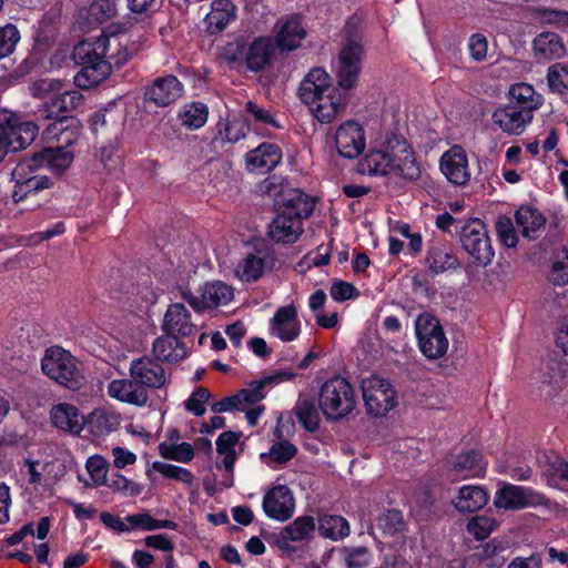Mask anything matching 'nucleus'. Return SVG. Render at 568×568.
Listing matches in <instances>:
<instances>
[{
	"instance_id": "obj_48",
	"label": "nucleus",
	"mask_w": 568,
	"mask_h": 568,
	"mask_svg": "<svg viewBox=\"0 0 568 568\" xmlns=\"http://www.w3.org/2000/svg\"><path fill=\"white\" fill-rule=\"evenodd\" d=\"M296 454V448L293 444L283 440L274 444L268 453H262L261 459L272 466L273 464H284L292 459Z\"/></svg>"
},
{
	"instance_id": "obj_13",
	"label": "nucleus",
	"mask_w": 568,
	"mask_h": 568,
	"mask_svg": "<svg viewBox=\"0 0 568 568\" xmlns=\"http://www.w3.org/2000/svg\"><path fill=\"white\" fill-rule=\"evenodd\" d=\"M363 45L357 41H348L338 54L336 75L338 85L351 89L355 85L364 59Z\"/></svg>"
},
{
	"instance_id": "obj_44",
	"label": "nucleus",
	"mask_w": 568,
	"mask_h": 568,
	"mask_svg": "<svg viewBox=\"0 0 568 568\" xmlns=\"http://www.w3.org/2000/svg\"><path fill=\"white\" fill-rule=\"evenodd\" d=\"M264 267L263 257L248 254L237 264L235 275L243 282L257 281L262 276Z\"/></svg>"
},
{
	"instance_id": "obj_20",
	"label": "nucleus",
	"mask_w": 568,
	"mask_h": 568,
	"mask_svg": "<svg viewBox=\"0 0 568 568\" xmlns=\"http://www.w3.org/2000/svg\"><path fill=\"white\" fill-rule=\"evenodd\" d=\"M487 469V462L483 455L469 450L457 455L450 463L449 475L454 479H469L483 477Z\"/></svg>"
},
{
	"instance_id": "obj_18",
	"label": "nucleus",
	"mask_w": 568,
	"mask_h": 568,
	"mask_svg": "<svg viewBox=\"0 0 568 568\" xmlns=\"http://www.w3.org/2000/svg\"><path fill=\"white\" fill-rule=\"evenodd\" d=\"M331 75L320 67L312 68L303 78L298 88V98L305 103H313L315 98L326 92H334Z\"/></svg>"
},
{
	"instance_id": "obj_64",
	"label": "nucleus",
	"mask_w": 568,
	"mask_h": 568,
	"mask_svg": "<svg viewBox=\"0 0 568 568\" xmlns=\"http://www.w3.org/2000/svg\"><path fill=\"white\" fill-rule=\"evenodd\" d=\"M111 454L113 457V465L118 469H123L136 462V455L133 452L120 446L113 447L111 449Z\"/></svg>"
},
{
	"instance_id": "obj_51",
	"label": "nucleus",
	"mask_w": 568,
	"mask_h": 568,
	"mask_svg": "<svg viewBox=\"0 0 568 568\" xmlns=\"http://www.w3.org/2000/svg\"><path fill=\"white\" fill-rule=\"evenodd\" d=\"M152 469L160 473L163 477L181 481L187 486L194 481L193 474L183 467L166 464L163 462H153Z\"/></svg>"
},
{
	"instance_id": "obj_7",
	"label": "nucleus",
	"mask_w": 568,
	"mask_h": 568,
	"mask_svg": "<svg viewBox=\"0 0 568 568\" xmlns=\"http://www.w3.org/2000/svg\"><path fill=\"white\" fill-rule=\"evenodd\" d=\"M41 368L48 377L71 390H78L84 384L75 358L62 347L48 348L41 361Z\"/></svg>"
},
{
	"instance_id": "obj_39",
	"label": "nucleus",
	"mask_w": 568,
	"mask_h": 568,
	"mask_svg": "<svg viewBox=\"0 0 568 568\" xmlns=\"http://www.w3.org/2000/svg\"><path fill=\"white\" fill-rule=\"evenodd\" d=\"M85 469L89 475V479L83 478L81 475L78 476L79 481L84 487H100L104 486L108 479L109 463L101 455L90 456L85 462Z\"/></svg>"
},
{
	"instance_id": "obj_21",
	"label": "nucleus",
	"mask_w": 568,
	"mask_h": 568,
	"mask_svg": "<svg viewBox=\"0 0 568 568\" xmlns=\"http://www.w3.org/2000/svg\"><path fill=\"white\" fill-rule=\"evenodd\" d=\"M129 371L131 377L144 388H160L166 383L163 367L146 357L134 359Z\"/></svg>"
},
{
	"instance_id": "obj_24",
	"label": "nucleus",
	"mask_w": 568,
	"mask_h": 568,
	"mask_svg": "<svg viewBox=\"0 0 568 568\" xmlns=\"http://www.w3.org/2000/svg\"><path fill=\"white\" fill-rule=\"evenodd\" d=\"M52 425L69 434H79L84 426V416L79 408L69 403H59L50 409Z\"/></svg>"
},
{
	"instance_id": "obj_49",
	"label": "nucleus",
	"mask_w": 568,
	"mask_h": 568,
	"mask_svg": "<svg viewBox=\"0 0 568 568\" xmlns=\"http://www.w3.org/2000/svg\"><path fill=\"white\" fill-rule=\"evenodd\" d=\"M376 527L382 530L383 534L389 536L402 532L405 528L402 513L395 509L383 511L376 518Z\"/></svg>"
},
{
	"instance_id": "obj_37",
	"label": "nucleus",
	"mask_w": 568,
	"mask_h": 568,
	"mask_svg": "<svg viewBox=\"0 0 568 568\" xmlns=\"http://www.w3.org/2000/svg\"><path fill=\"white\" fill-rule=\"evenodd\" d=\"M516 223L525 237L535 239L537 232L544 227L546 220L538 210L530 206H521L516 212Z\"/></svg>"
},
{
	"instance_id": "obj_62",
	"label": "nucleus",
	"mask_w": 568,
	"mask_h": 568,
	"mask_svg": "<svg viewBox=\"0 0 568 568\" xmlns=\"http://www.w3.org/2000/svg\"><path fill=\"white\" fill-rule=\"evenodd\" d=\"M296 376V373L292 371H280L272 375L265 376L264 378L252 383L255 390L260 393H265L264 388L266 386L277 385L283 382H287L293 379Z\"/></svg>"
},
{
	"instance_id": "obj_50",
	"label": "nucleus",
	"mask_w": 568,
	"mask_h": 568,
	"mask_svg": "<svg viewBox=\"0 0 568 568\" xmlns=\"http://www.w3.org/2000/svg\"><path fill=\"white\" fill-rule=\"evenodd\" d=\"M297 420L308 430L318 427L320 415L313 402L308 399H300L295 406Z\"/></svg>"
},
{
	"instance_id": "obj_58",
	"label": "nucleus",
	"mask_w": 568,
	"mask_h": 568,
	"mask_svg": "<svg viewBox=\"0 0 568 568\" xmlns=\"http://www.w3.org/2000/svg\"><path fill=\"white\" fill-rule=\"evenodd\" d=\"M209 398L210 392L204 387H199L185 402V407L193 415L202 416L205 413V403Z\"/></svg>"
},
{
	"instance_id": "obj_14",
	"label": "nucleus",
	"mask_w": 568,
	"mask_h": 568,
	"mask_svg": "<svg viewBox=\"0 0 568 568\" xmlns=\"http://www.w3.org/2000/svg\"><path fill=\"white\" fill-rule=\"evenodd\" d=\"M439 170L449 183L457 186L466 185L471 178L467 153L459 145H454L442 154Z\"/></svg>"
},
{
	"instance_id": "obj_38",
	"label": "nucleus",
	"mask_w": 568,
	"mask_h": 568,
	"mask_svg": "<svg viewBox=\"0 0 568 568\" xmlns=\"http://www.w3.org/2000/svg\"><path fill=\"white\" fill-rule=\"evenodd\" d=\"M426 263L434 274L458 267V258L444 245L432 246L427 252Z\"/></svg>"
},
{
	"instance_id": "obj_17",
	"label": "nucleus",
	"mask_w": 568,
	"mask_h": 568,
	"mask_svg": "<svg viewBox=\"0 0 568 568\" xmlns=\"http://www.w3.org/2000/svg\"><path fill=\"white\" fill-rule=\"evenodd\" d=\"M534 115L527 114L510 104L496 109L491 115L493 123L509 135L523 134L532 122Z\"/></svg>"
},
{
	"instance_id": "obj_59",
	"label": "nucleus",
	"mask_w": 568,
	"mask_h": 568,
	"mask_svg": "<svg viewBox=\"0 0 568 568\" xmlns=\"http://www.w3.org/2000/svg\"><path fill=\"white\" fill-rule=\"evenodd\" d=\"M467 47L469 55L474 61L481 62L487 58L488 41L484 34L475 33L470 36Z\"/></svg>"
},
{
	"instance_id": "obj_56",
	"label": "nucleus",
	"mask_w": 568,
	"mask_h": 568,
	"mask_svg": "<svg viewBox=\"0 0 568 568\" xmlns=\"http://www.w3.org/2000/svg\"><path fill=\"white\" fill-rule=\"evenodd\" d=\"M496 232L501 242L507 247H515L518 242L513 222L508 216H500L496 222Z\"/></svg>"
},
{
	"instance_id": "obj_11",
	"label": "nucleus",
	"mask_w": 568,
	"mask_h": 568,
	"mask_svg": "<svg viewBox=\"0 0 568 568\" xmlns=\"http://www.w3.org/2000/svg\"><path fill=\"white\" fill-rule=\"evenodd\" d=\"M233 297V288L221 281L205 283L196 294L184 293V298L197 314L226 305Z\"/></svg>"
},
{
	"instance_id": "obj_45",
	"label": "nucleus",
	"mask_w": 568,
	"mask_h": 568,
	"mask_svg": "<svg viewBox=\"0 0 568 568\" xmlns=\"http://www.w3.org/2000/svg\"><path fill=\"white\" fill-rule=\"evenodd\" d=\"M547 83L551 92L568 94V63H555L548 68Z\"/></svg>"
},
{
	"instance_id": "obj_23",
	"label": "nucleus",
	"mask_w": 568,
	"mask_h": 568,
	"mask_svg": "<svg viewBox=\"0 0 568 568\" xmlns=\"http://www.w3.org/2000/svg\"><path fill=\"white\" fill-rule=\"evenodd\" d=\"M321 123H331L345 106V97L337 87L334 92H326L315 98L313 103H305Z\"/></svg>"
},
{
	"instance_id": "obj_54",
	"label": "nucleus",
	"mask_w": 568,
	"mask_h": 568,
	"mask_svg": "<svg viewBox=\"0 0 568 568\" xmlns=\"http://www.w3.org/2000/svg\"><path fill=\"white\" fill-rule=\"evenodd\" d=\"M20 40V33L16 26L7 24L0 28V60L10 55Z\"/></svg>"
},
{
	"instance_id": "obj_1",
	"label": "nucleus",
	"mask_w": 568,
	"mask_h": 568,
	"mask_svg": "<svg viewBox=\"0 0 568 568\" xmlns=\"http://www.w3.org/2000/svg\"><path fill=\"white\" fill-rule=\"evenodd\" d=\"M357 170L371 176L395 175L417 181L422 169L408 141L398 133L388 132L375 141L359 160Z\"/></svg>"
},
{
	"instance_id": "obj_3",
	"label": "nucleus",
	"mask_w": 568,
	"mask_h": 568,
	"mask_svg": "<svg viewBox=\"0 0 568 568\" xmlns=\"http://www.w3.org/2000/svg\"><path fill=\"white\" fill-rule=\"evenodd\" d=\"M73 161V153L64 146L45 148L30 159L21 160L12 171L16 181V190L12 197L20 202L30 193L50 187L51 180L41 174L49 170L61 174Z\"/></svg>"
},
{
	"instance_id": "obj_35",
	"label": "nucleus",
	"mask_w": 568,
	"mask_h": 568,
	"mask_svg": "<svg viewBox=\"0 0 568 568\" xmlns=\"http://www.w3.org/2000/svg\"><path fill=\"white\" fill-rule=\"evenodd\" d=\"M315 529L314 518L301 516L284 528L278 539L282 549H286L290 541H302L308 538Z\"/></svg>"
},
{
	"instance_id": "obj_28",
	"label": "nucleus",
	"mask_w": 568,
	"mask_h": 568,
	"mask_svg": "<svg viewBox=\"0 0 568 568\" xmlns=\"http://www.w3.org/2000/svg\"><path fill=\"white\" fill-rule=\"evenodd\" d=\"M246 165L250 170H263L268 172L282 161V151L274 143H262L246 153Z\"/></svg>"
},
{
	"instance_id": "obj_26",
	"label": "nucleus",
	"mask_w": 568,
	"mask_h": 568,
	"mask_svg": "<svg viewBox=\"0 0 568 568\" xmlns=\"http://www.w3.org/2000/svg\"><path fill=\"white\" fill-rule=\"evenodd\" d=\"M110 397L134 406H144L148 402V393L135 379H113L108 385Z\"/></svg>"
},
{
	"instance_id": "obj_19",
	"label": "nucleus",
	"mask_w": 568,
	"mask_h": 568,
	"mask_svg": "<svg viewBox=\"0 0 568 568\" xmlns=\"http://www.w3.org/2000/svg\"><path fill=\"white\" fill-rule=\"evenodd\" d=\"M275 41L277 47L283 51H293L297 49L306 37L302 18L293 14L277 21Z\"/></svg>"
},
{
	"instance_id": "obj_32",
	"label": "nucleus",
	"mask_w": 568,
	"mask_h": 568,
	"mask_svg": "<svg viewBox=\"0 0 568 568\" xmlns=\"http://www.w3.org/2000/svg\"><path fill=\"white\" fill-rule=\"evenodd\" d=\"M82 101L83 95L78 90L59 92L44 104L42 116L44 119L58 118L64 112L77 109Z\"/></svg>"
},
{
	"instance_id": "obj_22",
	"label": "nucleus",
	"mask_w": 568,
	"mask_h": 568,
	"mask_svg": "<svg viewBox=\"0 0 568 568\" xmlns=\"http://www.w3.org/2000/svg\"><path fill=\"white\" fill-rule=\"evenodd\" d=\"M183 87L174 75L156 79L145 91V100L156 106H166L182 95Z\"/></svg>"
},
{
	"instance_id": "obj_15",
	"label": "nucleus",
	"mask_w": 568,
	"mask_h": 568,
	"mask_svg": "<svg viewBox=\"0 0 568 568\" xmlns=\"http://www.w3.org/2000/svg\"><path fill=\"white\" fill-rule=\"evenodd\" d=\"M335 145L339 155L346 159L357 158L366 146L363 125L354 120L341 123L335 132Z\"/></svg>"
},
{
	"instance_id": "obj_63",
	"label": "nucleus",
	"mask_w": 568,
	"mask_h": 568,
	"mask_svg": "<svg viewBox=\"0 0 568 568\" xmlns=\"http://www.w3.org/2000/svg\"><path fill=\"white\" fill-rule=\"evenodd\" d=\"M348 568H362L369 564L371 554L366 547H356L347 550L345 557Z\"/></svg>"
},
{
	"instance_id": "obj_9",
	"label": "nucleus",
	"mask_w": 568,
	"mask_h": 568,
	"mask_svg": "<svg viewBox=\"0 0 568 568\" xmlns=\"http://www.w3.org/2000/svg\"><path fill=\"white\" fill-rule=\"evenodd\" d=\"M460 242L478 265L487 266L491 263L495 252L483 221L473 219L466 222L460 232Z\"/></svg>"
},
{
	"instance_id": "obj_34",
	"label": "nucleus",
	"mask_w": 568,
	"mask_h": 568,
	"mask_svg": "<svg viewBox=\"0 0 568 568\" xmlns=\"http://www.w3.org/2000/svg\"><path fill=\"white\" fill-rule=\"evenodd\" d=\"M153 352L161 361L178 362L185 357L186 348L176 335L165 333L153 343Z\"/></svg>"
},
{
	"instance_id": "obj_46",
	"label": "nucleus",
	"mask_w": 568,
	"mask_h": 568,
	"mask_svg": "<svg viewBox=\"0 0 568 568\" xmlns=\"http://www.w3.org/2000/svg\"><path fill=\"white\" fill-rule=\"evenodd\" d=\"M158 448L160 455L163 458L172 459L179 463H189L194 457V449L189 443H161Z\"/></svg>"
},
{
	"instance_id": "obj_53",
	"label": "nucleus",
	"mask_w": 568,
	"mask_h": 568,
	"mask_svg": "<svg viewBox=\"0 0 568 568\" xmlns=\"http://www.w3.org/2000/svg\"><path fill=\"white\" fill-rule=\"evenodd\" d=\"M498 526L496 519L487 516H475L467 524V531L478 540L486 539Z\"/></svg>"
},
{
	"instance_id": "obj_5",
	"label": "nucleus",
	"mask_w": 568,
	"mask_h": 568,
	"mask_svg": "<svg viewBox=\"0 0 568 568\" xmlns=\"http://www.w3.org/2000/svg\"><path fill=\"white\" fill-rule=\"evenodd\" d=\"M318 404L326 418L338 420L355 409L357 397L352 384L346 378L337 376L323 384Z\"/></svg>"
},
{
	"instance_id": "obj_52",
	"label": "nucleus",
	"mask_w": 568,
	"mask_h": 568,
	"mask_svg": "<svg viewBox=\"0 0 568 568\" xmlns=\"http://www.w3.org/2000/svg\"><path fill=\"white\" fill-rule=\"evenodd\" d=\"M104 486H108L112 491L119 493L123 496H138L142 493V487L121 475L120 473L112 474L108 479Z\"/></svg>"
},
{
	"instance_id": "obj_41",
	"label": "nucleus",
	"mask_w": 568,
	"mask_h": 568,
	"mask_svg": "<svg viewBox=\"0 0 568 568\" xmlns=\"http://www.w3.org/2000/svg\"><path fill=\"white\" fill-rule=\"evenodd\" d=\"M209 116V109L202 102H192L183 105L179 112V120L181 124L190 130L202 128Z\"/></svg>"
},
{
	"instance_id": "obj_4",
	"label": "nucleus",
	"mask_w": 568,
	"mask_h": 568,
	"mask_svg": "<svg viewBox=\"0 0 568 568\" xmlns=\"http://www.w3.org/2000/svg\"><path fill=\"white\" fill-rule=\"evenodd\" d=\"M114 42L115 38L102 34L93 40L81 41L74 47L73 59L83 65L74 77V83L79 88L94 87L111 73L108 52Z\"/></svg>"
},
{
	"instance_id": "obj_31",
	"label": "nucleus",
	"mask_w": 568,
	"mask_h": 568,
	"mask_svg": "<svg viewBox=\"0 0 568 568\" xmlns=\"http://www.w3.org/2000/svg\"><path fill=\"white\" fill-rule=\"evenodd\" d=\"M264 397L265 393L255 390L251 384L247 388L240 390L237 394L214 403L212 410L215 413L245 410L248 406L260 403Z\"/></svg>"
},
{
	"instance_id": "obj_33",
	"label": "nucleus",
	"mask_w": 568,
	"mask_h": 568,
	"mask_svg": "<svg viewBox=\"0 0 568 568\" xmlns=\"http://www.w3.org/2000/svg\"><path fill=\"white\" fill-rule=\"evenodd\" d=\"M235 6L230 0H215L212 10L205 17L206 29L210 33L223 31L235 19Z\"/></svg>"
},
{
	"instance_id": "obj_6",
	"label": "nucleus",
	"mask_w": 568,
	"mask_h": 568,
	"mask_svg": "<svg viewBox=\"0 0 568 568\" xmlns=\"http://www.w3.org/2000/svg\"><path fill=\"white\" fill-rule=\"evenodd\" d=\"M39 128L34 122L23 121L21 115L0 110V160L9 151H19L30 145L37 138Z\"/></svg>"
},
{
	"instance_id": "obj_60",
	"label": "nucleus",
	"mask_w": 568,
	"mask_h": 568,
	"mask_svg": "<svg viewBox=\"0 0 568 568\" xmlns=\"http://www.w3.org/2000/svg\"><path fill=\"white\" fill-rule=\"evenodd\" d=\"M549 281L554 285H566L568 284V255L564 252V256L554 262Z\"/></svg>"
},
{
	"instance_id": "obj_36",
	"label": "nucleus",
	"mask_w": 568,
	"mask_h": 568,
	"mask_svg": "<svg viewBox=\"0 0 568 568\" xmlns=\"http://www.w3.org/2000/svg\"><path fill=\"white\" fill-rule=\"evenodd\" d=\"M44 133L49 139H55L62 142L65 146L70 145L78 138V125L77 121L72 118L59 115L53 118Z\"/></svg>"
},
{
	"instance_id": "obj_42",
	"label": "nucleus",
	"mask_w": 568,
	"mask_h": 568,
	"mask_svg": "<svg viewBox=\"0 0 568 568\" xmlns=\"http://www.w3.org/2000/svg\"><path fill=\"white\" fill-rule=\"evenodd\" d=\"M318 530L323 537L338 540L349 535V525L342 516L323 515L318 521Z\"/></svg>"
},
{
	"instance_id": "obj_12",
	"label": "nucleus",
	"mask_w": 568,
	"mask_h": 568,
	"mask_svg": "<svg viewBox=\"0 0 568 568\" xmlns=\"http://www.w3.org/2000/svg\"><path fill=\"white\" fill-rule=\"evenodd\" d=\"M415 333L420 352L430 359L443 357L449 346L440 322H415Z\"/></svg>"
},
{
	"instance_id": "obj_27",
	"label": "nucleus",
	"mask_w": 568,
	"mask_h": 568,
	"mask_svg": "<svg viewBox=\"0 0 568 568\" xmlns=\"http://www.w3.org/2000/svg\"><path fill=\"white\" fill-rule=\"evenodd\" d=\"M274 50V42L270 37H260L246 43V67L255 72L263 70L271 62Z\"/></svg>"
},
{
	"instance_id": "obj_29",
	"label": "nucleus",
	"mask_w": 568,
	"mask_h": 568,
	"mask_svg": "<svg viewBox=\"0 0 568 568\" xmlns=\"http://www.w3.org/2000/svg\"><path fill=\"white\" fill-rule=\"evenodd\" d=\"M510 102L508 104L518 108L521 111H527V114L534 115L544 102L541 94L537 93L531 84L526 82L515 83L508 91Z\"/></svg>"
},
{
	"instance_id": "obj_47",
	"label": "nucleus",
	"mask_w": 568,
	"mask_h": 568,
	"mask_svg": "<svg viewBox=\"0 0 568 568\" xmlns=\"http://www.w3.org/2000/svg\"><path fill=\"white\" fill-rule=\"evenodd\" d=\"M116 14V4L113 0H94L87 10L91 23H103Z\"/></svg>"
},
{
	"instance_id": "obj_61",
	"label": "nucleus",
	"mask_w": 568,
	"mask_h": 568,
	"mask_svg": "<svg viewBox=\"0 0 568 568\" xmlns=\"http://www.w3.org/2000/svg\"><path fill=\"white\" fill-rule=\"evenodd\" d=\"M245 52L246 43L243 40H235L223 47L221 55L225 61L235 63L245 61Z\"/></svg>"
},
{
	"instance_id": "obj_55",
	"label": "nucleus",
	"mask_w": 568,
	"mask_h": 568,
	"mask_svg": "<svg viewBox=\"0 0 568 568\" xmlns=\"http://www.w3.org/2000/svg\"><path fill=\"white\" fill-rule=\"evenodd\" d=\"M62 89V82L57 79H40L31 87V93L36 98L50 99Z\"/></svg>"
},
{
	"instance_id": "obj_2",
	"label": "nucleus",
	"mask_w": 568,
	"mask_h": 568,
	"mask_svg": "<svg viewBox=\"0 0 568 568\" xmlns=\"http://www.w3.org/2000/svg\"><path fill=\"white\" fill-rule=\"evenodd\" d=\"M256 191L265 196H273L281 207L280 212L268 224V237L280 244H293L304 233V220L311 216L314 204L305 193L296 189L276 185L270 179L262 181Z\"/></svg>"
},
{
	"instance_id": "obj_25",
	"label": "nucleus",
	"mask_w": 568,
	"mask_h": 568,
	"mask_svg": "<svg viewBox=\"0 0 568 568\" xmlns=\"http://www.w3.org/2000/svg\"><path fill=\"white\" fill-rule=\"evenodd\" d=\"M489 501V494L484 486L464 485L458 488L452 500L454 508L460 514L475 513Z\"/></svg>"
},
{
	"instance_id": "obj_40",
	"label": "nucleus",
	"mask_w": 568,
	"mask_h": 568,
	"mask_svg": "<svg viewBox=\"0 0 568 568\" xmlns=\"http://www.w3.org/2000/svg\"><path fill=\"white\" fill-rule=\"evenodd\" d=\"M87 423L92 434L103 436L118 428L120 425V417L114 412L99 408L90 414Z\"/></svg>"
},
{
	"instance_id": "obj_16",
	"label": "nucleus",
	"mask_w": 568,
	"mask_h": 568,
	"mask_svg": "<svg viewBox=\"0 0 568 568\" xmlns=\"http://www.w3.org/2000/svg\"><path fill=\"white\" fill-rule=\"evenodd\" d=\"M262 507L265 515L276 521L290 519L295 510V499L285 485L271 488L263 497Z\"/></svg>"
},
{
	"instance_id": "obj_10",
	"label": "nucleus",
	"mask_w": 568,
	"mask_h": 568,
	"mask_svg": "<svg viewBox=\"0 0 568 568\" xmlns=\"http://www.w3.org/2000/svg\"><path fill=\"white\" fill-rule=\"evenodd\" d=\"M546 503L542 494L525 486L499 483L495 493L494 506L504 510H519L541 506Z\"/></svg>"
},
{
	"instance_id": "obj_43",
	"label": "nucleus",
	"mask_w": 568,
	"mask_h": 568,
	"mask_svg": "<svg viewBox=\"0 0 568 568\" xmlns=\"http://www.w3.org/2000/svg\"><path fill=\"white\" fill-rule=\"evenodd\" d=\"M247 126L243 120H221L216 124L215 140L221 143H236L246 134Z\"/></svg>"
},
{
	"instance_id": "obj_30",
	"label": "nucleus",
	"mask_w": 568,
	"mask_h": 568,
	"mask_svg": "<svg viewBox=\"0 0 568 568\" xmlns=\"http://www.w3.org/2000/svg\"><path fill=\"white\" fill-rule=\"evenodd\" d=\"M534 54L538 60L561 59L566 47L561 37L555 32H541L532 41Z\"/></svg>"
},
{
	"instance_id": "obj_8",
	"label": "nucleus",
	"mask_w": 568,
	"mask_h": 568,
	"mask_svg": "<svg viewBox=\"0 0 568 568\" xmlns=\"http://www.w3.org/2000/svg\"><path fill=\"white\" fill-rule=\"evenodd\" d=\"M361 388L365 409L369 416H386L398 405L397 392L386 378L378 375L363 378Z\"/></svg>"
},
{
	"instance_id": "obj_57",
	"label": "nucleus",
	"mask_w": 568,
	"mask_h": 568,
	"mask_svg": "<svg viewBox=\"0 0 568 568\" xmlns=\"http://www.w3.org/2000/svg\"><path fill=\"white\" fill-rule=\"evenodd\" d=\"M270 334L283 342H291L300 334L297 322H271Z\"/></svg>"
}]
</instances>
